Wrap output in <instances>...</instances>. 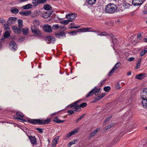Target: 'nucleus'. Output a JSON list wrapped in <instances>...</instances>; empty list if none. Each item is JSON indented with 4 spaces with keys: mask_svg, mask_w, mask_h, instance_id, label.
<instances>
[{
    "mask_svg": "<svg viewBox=\"0 0 147 147\" xmlns=\"http://www.w3.org/2000/svg\"><path fill=\"white\" fill-rule=\"evenodd\" d=\"M141 96L143 99L142 104L144 108L147 109V89H144L141 93Z\"/></svg>",
    "mask_w": 147,
    "mask_h": 147,
    "instance_id": "nucleus-1",
    "label": "nucleus"
},
{
    "mask_svg": "<svg viewBox=\"0 0 147 147\" xmlns=\"http://www.w3.org/2000/svg\"><path fill=\"white\" fill-rule=\"evenodd\" d=\"M105 11L108 13L113 14L117 10V7L114 4L110 3L106 6Z\"/></svg>",
    "mask_w": 147,
    "mask_h": 147,
    "instance_id": "nucleus-2",
    "label": "nucleus"
},
{
    "mask_svg": "<svg viewBox=\"0 0 147 147\" xmlns=\"http://www.w3.org/2000/svg\"><path fill=\"white\" fill-rule=\"evenodd\" d=\"M29 123L33 124H46L48 123L51 121L50 119H48L46 120L30 119L28 120Z\"/></svg>",
    "mask_w": 147,
    "mask_h": 147,
    "instance_id": "nucleus-3",
    "label": "nucleus"
},
{
    "mask_svg": "<svg viewBox=\"0 0 147 147\" xmlns=\"http://www.w3.org/2000/svg\"><path fill=\"white\" fill-rule=\"evenodd\" d=\"M31 29L32 32L35 35H37L39 36H41L42 33L39 29L35 26H32Z\"/></svg>",
    "mask_w": 147,
    "mask_h": 147,
    "instance_id": "nucleus-4",
    "label": "nucleus"
},
{
    "mask_svg": "<svg viewBox=\"0 0 147 147\" xmlns=\"http://www.w3.org/2000/svg\"><path fill=\"white\" fill-rule=\"evenodd\" d=\"M80 100H78L73 103L71 106L70 107H74V110L75 111H79L81 110V107L80 105H77V103L79 102Z\"/></svg>",
    "mask_w": 147,
    "mask_h": 147,
    "instance_id": "nucleus-5",
    "label": "nucleus"
},
{
    "mask_svg": "<svg viewBox=\"0 0 147 147\" xmlns=\"http://www.w3.org/2000/svg\"><path fill=\"white\" fill-rule=\"evenodd\" d=\"M9 47V49L12 51H15L17 49V44L15 42L12 41L10 42Z\"/></svg>",
    "mask_w": 147,
    "mask_h": 147,
    "instance_id": "nucleus-6",
    "label": "nucleus"
},
{
    "mask_svg": "<svg viewBox=\"0 0 147 147\" xmlns=\"http://www.w3.org/2000/svg\"><path fill=\"white\" fill-rule=\"evenodd\" d=\"M47 0H33L32 4L34 7H36L40 3H43L46 1Z\"/></svg>",
    "mask_w": 147,
    "mask_h": 147,
    "instance_id": "nucleus-7",
    "label": "nucleus"
},
{
    "mask_svg": "<svg viewBox=\"0 0 147 147\" xmlns=\"http://www.w3.org/2000/svg\"><path fill=\"white\" fill-rule=\"evenodd\" d=\"M45 40L47 44L54 43L55 41V38L53 36H47L45 38Z\"/></svg>",
    "mask_w": 147,
    "mask_h": 147,
    "instance_id": "nucleus-8",
    "label": "nucleus"
},
{
    "mask_svg": "<svg viewBox=\"0 0 147 147\" xmlns=\"http://www.w3.org/2000/svg\"><path fill=\"white\" fill-rule=\"evenodd\" d=\"M77 16V15L76 13H70L69 14H66V17L69 20H72L76 18Z\"/></svg>",
    "mask_w": 147,
    "mask_h": 147,
    "instance_id": "nucleus-9",
    "label": "nucleus"
},
{
    "mask_svg": "<svg viewBox=\"0 0 147 147\" xmlns=\"http://www.w3.org/2000/svg\"><path fill=\"white\" fill-rule=\"evenodd\" d=\"M17 18L14 17H9L8 19L7 23L10 25L14 23L16 21Z\"/></svg>",
    "mask_w": 147,
    "mask_h": 147,
    "instance_id": "nucleus-10",
    "label": "nucleus"
},
{
    "mask_svg": "<svg viewBox=\"0 0 147 147\" xmlns=\"http://www.w3.org/2000/svg\"><path fill=\"white\" fill-rule=\"evenodd\" d=\"M43 30L45 32H52V29L51 26L48 25H45L43 27Z\"/></svg>",
    "mask_w": 147,
    "mask_h": 147,
    "instance_id": "nucleus-11",
    "label": "nucleus"
},
{
    "mask_svg": "<svg viewBox=\"0 0 147 147\" xmlns=\"http://www.w3.org/2000/svg\"><path fill=\"white\" fill-rule=\"evenodd\" d=\"M143 2V0H132V1L133 5L136 6L141 5Z\"/></svg>",
    "mask_w": 147,
    "mask_h": 147,
    "instance_id": "nucleus-12",
    "label": "nucleus"
},
{
    "mask_svg": "<svg viewBox=\"0 0 147 147\" xmlns=\"http://www.w3.org/2000/svg\"><path fill=\"white\" fill-rule=\"evenodd\" d=\"M121 63L120 62H118L117 63L114 67L113 68L111 71L110 72L109 75L111 76L112 75V74L115 71L114 70L117 69L119 68L121 66Z\"/></svg>",
    "mask_w": 147,
    "mask_h": 147,
    "instance_id": "nucleus-13",
    "label": "nucleus"
},
{
    "mask_svg": "<svg viewBox=\"0 0 147 147\" xmlns=\"http://www.w3.org/2000/svg\"><path fill=\"white\" fill-rule=\"evenodd\" d=\"M16 115L17 116V117L15 118L16 119H18L21 120L23 121H26V120H25V119H23L20 118L18 117H24V115L23 113L20 112H17L16 113Z\"/></svg>",
    "mask_w": 147,
    "mask_h": 147,
    "instance_id": "nucleus-14",
    "label": "nucleus"
},
{
    "mask_svg": "<svg viewBox=\"0 0 147 147\" xmlns=\"http://www.w3.org/2000/svg\"><path fill=\"white\" fill-rule=\"evenodd\" d=\"M30 142L33 145H34L36 144V140L35 137H33L32 136H30L29 137Z\"/></svg>",
    "mask_w": 147,
    "mask_h": 147,
    "instance_id": "nucleus-15",
    "label": "nucleus"
},
{
    "mask_svg": "<svg viewBox=\"0 0 147 147\" xmlns=\"http://www.w3.org/2000/svg\"><path fill=\"white\" fill-rule=\"evenodd\" d=\"M65 33L64 32H61L59 33H56L55 34V36L59 38H60L61 37H65Z\"/></svg>",
    "mask_w": 147,
    "mask_h": 147,
    "instance_id": "nucleus-16",
    "label": "nucleus"
},
{
    "mask_svg": "<svg viewBox=\"0 0 147 147\" xmlns=\"http://www.w3.org/2000/svg\"><path fill=\"white\" fill-rule=\"evenodd\" d=\"M59 138V137L58 136H56L53 140L52 144V147H55L56 146L57 143Z\"/></svg>",
    "mask_w": 147,
    "mask_h": 147,
    "instance_id": "nucleus-17",
    "label": "nucleus"
},
{
    "mask_svg": "<svg viewBox=\"0 0 147 147\" xmlns=\"http://www.w3.org/2000/svg\"><path fill=\"white\" fill-rule=\"evenodd\" d=\"M12 29L15 33L16 34H19L21 31V29L16 26H13Z\"/></svg>",
    "mask_w": 147,
    "mask_h": 147,
    "instance_id": "nucleus-18",
    "label": "nucleus"
},
{
    "mask_svg": "<svg viewBox=\"0 0 147 147\" xmlns=\"http://www.w3.org/2000/svg\"><path fill=\"white\" fill-rule=\"evenodd\" d=\"M79 130V129H75L74 131H72L69 132L67 135V137L68 138H69L71 136L74 134L77 133Z\"/></svg>",
    "mask_w": 147,
    "mask_h": 147,
    "instance_id": "nucleus-19",
    "label": "nucleus"
},
{
    "mask_svg": "<svg viewBox=\"0 0 147 147\" xmlns=\"http://www.w3.org/2000/svg\"><path fill=\"white\" fill-rule=\"evenodd\" d=\"M96 89H97V87L95 86L94 88L92 89L90 92L86 94V97H88L92 96L94 93V91Z\"/></svg>",
    "mask_w": 147,
    "mask_h": 147,
    "instance_id": "nucleus-20",
    "label": "nucleus"
},
{
    "mask_svg": "<svg viewBox=\"0 0 147 147\" xmlns=\"http://www.w3.org/2000/svg\"><path fill=\"white\" fill-rule=\"evenodd\" d=\"M22 7L24 9H28L32 8V5L31 4L28 3L22 6Z\"/></svg>",
    "mask_w": 147,
    "mask_h": 147,
    "instance_id": "nucleus-21",
    "label": "nucleus"
},
{
    "mask_svg": "<svg viewBox=\"0 0 147 147\" xmlns=\"http://www.w3.org/2000/svg\"><path fill=\"white\" fill-rule=\"evenodd\" d=\"M145 75V74L144 73L140 74L136 76L135 78L139 79H142L144 78Z\"/></svg>",
    "mask_w": 147,
    "mask_h": 147,
    "instance_id": "nucleus-22",
    "label": "nucleus"
},
{
    "mask_svg": "<svg viewBox=\"0 0 147 147\" xmlns=\"http://www.w3.org/2000/svg\"><path fill=\"white\" fill-rule=\"evenodd\" d=\"M53 121L57 123H61L65 121V120H61L59 119L57 117H55L53 119Z\"/></svg>",
    "mask_w": 147,
    "mask_h": 147,
    "instance_id": "nucleus-23",
    "label": "nucleus"
},
{
    "mask_svg": "<svg viewBox=\"0 0 147 147\" xmlns=\"http://www.w3.org/2000/svg\"><path fill=\"white\" fill-rule=\"evenodd\" d=\"M10 26L9 24H8L7 23L6 24H5L4 25V28L5 30H6V31H11V30L10 28L9 27V26Z\"/></svg>",
    "mask_w": 147,
    "mask_h": 147,
    "instance_id": "nucleus-24",
    "label": "nucleus"
},
{
    "mask_svg": "<svg viewBox=\"0 0 147 147\" xmlns=\"http://www.w3.org/2000/svg\"><path fill=\"white\" fill-rule=\"evenodd\" d=\"M72 20H63L61 21L60 22V23H61L62 24H64L65 25H67L70 22L72 21Z\"/></svg>",
    "mask_w": 147,
    "mask_h": 147,
    "instance_id": "nucleus-25",
    "label": "nucleus"
},
{
    "mask_svg": "<svg viewBox=\"0 0 147 147\" xmlns=\"http://www.w3.org/2000/svg\"><path fill=\"white\" fill-rule=\"evenodd\" d=\"M109 36H110L112 38V41L113 43V45H115V44L117 43V39L115 38L113 35H112V34H110L109 35Z\"/></svg>",
    "mask_w": 147,
    "mask_h": 147,
    "instance_id": "nucleus-26",
    "label": "nucleus"
},
{
    "mask_svg": "<svg viewBox=\"0 0 147 147\" xmlns=\"http://www.w3.org/2000/svg\"><path fill=\"white\" fill-rule=\"evenodd\" d=\"M33 23L34 25L33 26H35L36 27L38 26L40 24L38 20H34Z\"/></svg>",
    "mask_w": 147,
    "mask_h": 147,
    "instance_id": "nucleus-27",
    "label": "nucleus"
},
{
    "mask_svg": "<svg viewBox=\"0 0 147 147\" xmlns=\"http://www.w3.org/2000/svg\"><path fill=\"white\" fill-rule=\"evenodd\" d=\"M77 140H73L70 142L68 144V147H70L73 144H75L77 143Z\"/></svg>",
    "mask_w": 147,
    "mask_h": 147,
    "instance_id": "nucleus-28",
    "label": "nucleus"
},
{
    "mask_svg": "<svg viewBox=\"0 0 147 147\" xmlns=\"http://www.w3.org/2000/svg\"><path fill=\"white\" fill-rule=\"evenodd\" d=\"M11 12L14 13H17L18 12L19 10L15 7H13L11 8Z\"/></svg>",
    "mask_w": 147,
    "mask_h": 147,
    "instance_id": "nucleus-29",
    "label": "nucleus"
},
{
    "mask_svg": "<svg viewBox=\"0 0 147 147\" xmlns=\"http://www.w3.org/2000/svg\"><path fill=\"white\" fill-rule=\"evenodd\" d=\"M44 9L45 10H49L52 9V7L49 5H46L44 7Z\"/></svg>",
    "mask_w": 147,
    "mask_h": 147,
    "instance_id": "nucleus-30",
    "label": "nucleus"
},
{
    "mask_svg": "<svg viewBox=\"0 0 147 147\" xmlns=\"http://www.w3.org/2000/svg\"><path fill=\"white\" fill-rule=\"evenodd\" d=\"M115 123H111L110 124L108 125L105 127L106 130H107L110 129L112 127L115 125Z\"/></svg>",
    "mask_w": 147,
    "mask_h": 147,
    "instance_id": "nucleus-31",
    "label": "nucleus"
},
{
    "mask_svg": "<svg viewBox=\"0 0 147 147\" xmlns=\"http://www.w3.org/2000/svg\"><path fill=\"white\" fill-rule=\"evenodd\" d=\"M96 0H86L87 3L89 5H93L95 3Z\"/></svg>",
    "mask_w": 147,
    "mask_h": 147,
    "instance_id": "nucleus-32",
    "label": "nucleus"
},
{
    "mask_svg": "<svg viewBox=\"0 0 147 147\" xmlns=\"http://www.w3.org/2000/svg\"><path fill=\"white\" fill-rule=\"evenodd\" d=\"M141 58H140L138 60L137 62V63L136 65V67L135 68L136 69H137L139 68L140 67V63L141 61Z\"/></svg>",
    "mask_w": 147,
    "mask_h": 147,
    "instance_id": "nucleus-33",
    "label": "nucleus"
},
{
    "mask_svg": "<svg viewBox=\"0 0 147 147\" xmlns=\"http://www.w3.org/2000/svg\"><path fill=\"white\" fill-rule=\"evenodd\" d=\"M81 31V29H78L77 31H73L70 32V34L71 35H75L77 34V32H79Z\"/></svg>",
    "mask_w": 147,
    "mask_h": 147,
    "instance_id": "nucleus-34",
    "label": "nucleus"
},
{
    "mask_svg": "<svg viewBox=\"0 0 147 147\" xmlns=\"http://www.w3.org/2000/svg\"><path fill=\"white\" fill-rule=\"evenodd\" d=\"M18 26L20 28H22L23 26V21L19 19L18 21Z\"/></svg>",
    "mask_w": 147,
    "mask_h": 147,
    "instance_id": "nucleus-35",
    "label": "nucleus"
},
{
    "mask_svg": "<svg viewBox=\"0 0 147 147\" xmlns=\"http://www.w3.org/2000/svg\"><path fill=\"white\" fill-rule=\"evenodd\" d=\"M11 31H6L4 34V37L5 38H8L10 36V32Z\"/></svg>",
    "mask_w": 147,
    "mask_h": 147,
    "instance_id": "nucleus-36",
    "label": "nucleus"
},
{
    "mask_svg": "<svg viewBox=\"0 0 147 147\" xmlns=\"http://www.w3.org/2000/svg\"><path fill=\"white\" fill-rule=\"evenodd\" d=\"M130 6V5L129 4L127 3H125L123 4V6L125 9L128 8H129Z\"/></svg>",
    "mask_w": 147,
    "mask_h": 147,
    "instance_id": "nucleus-37",
    "label": "nucleus"
},
{
    "mask_svg": "<svg viewBox=\"0 0 147 147\" xmlns=\"http://www.w3.org/2000/svg\"><path fill=\"white\" fill-rule=\"evenodd\" d=\"M42 16L45 18H47V17L50 16L51 15V13H48L47 12L43 14L42 15Z\"/></svg>",
    "mask_w": 147,
    "mask_h": 147,
    "instance_id": "nucleus-38",
    "label": "nucleus"
},
{
    "mask_svg": "<svg viewBox=\"0 0 147 147\" xmlns=\"http://www.w3.org/2000/svg\"><path fill=\"white\" fill-rule=\"evenodd\" d=\"M59 26L58 24H54L52 26V28L54 30H56L59 28Z\"/></svg>",
    "mask_w": 147,
    "mask_h": 147,
    "instance_id": "nucleus-39",
    "label": "nucleus"
},
{
    "mask_svg": "<svg viewBox=\"0 0 147 147\" xmlns=\"http://www.w3.org/2000/svg\"><path fill=\"white\" fill-rule=\"evenodd\" d=\"M24 13L25 16H28L31 14V11L30 10L25 11Z\"/></svg>",
    "mask_w": 147,
    "mask_h": 147,
    "instance_id": "nucleus-40",
    "label": "nucleus"
},
{
    "mask_svg": "<svg viewBox=\"0 0 147 147\" xmlns=\"http://www.w3.org/2000/svg\"><path fill=\"white\" fill-rule=\"evenodd\" d=\"M100 89H98L97 90V89L96 90L94 91V94L95 95H97L98 94H100Z\"/></svg>",
    "mask_w": 147,
    "mask_h": 147,
    "instance_id": "nucleus-41",
    "label": "nucleus"
},
{
    "mask_svg": "<svg viewBox=\"0 0 147 147\" xmlns=\"http://www.w3.org/2000/svg\"><path fill=\"white\" fill-rule=\"evenodd\" d=\"M118 140V138L117 137H115L113 140L112 141V144L113 145H115L117 143Z\"/></svg>",
    "mask_w": 147,
    "mask_h": 147,
    "instance_id": "nucleus-42",
    "label": "nucleus"
},
{
    "mask_svg": "<svg viewBox=\"0 0 147 147\" xmlns=\"http://www.w3.org/2000/svg\"><path fill=\"white\" fill-rule=\"evenodd\" d=\"M22 30L23 34L26 35L28 34V29L22 28Z\"/></svg>",
    "mask_w": 147,
    "mask_h": 147,
    "instance_id": "nucleus-43",
    "label": "nucleus"
},
{
    "mask_svg": "<svg viewBox=\"0 0 147 147\" xmlns=\"http://www.w3.org/2000/svg\"><path fill=\"white\" fill-rule=\"evenodd\" d=\"M85 114H83L82 115L80 116L79 118L77 119L76 120V122L77 123L84 116Z\"/></svg>",
    "mask_w": 147,
    "mask_h": 147,
    "instance_id": "nucleus-44",
    "label": "nucleus"
},
{
    "mask_svg": "<svg viewBox=\"0 0 147 147\" xmlns=\"http://www.w3.org/2000/svg\"><path fill=\"white\" fill-rule=\"evenodd\" d=\"M104 90L106 92H108L110 90L111 88L109 86H107L104 87Z\"/></svg>",
    "mask_w": 147,
    "mask_h": 147,
    "instance_id": "nucleus-45",
    "label": "nucleus"
},
{
    "mask_svg": "<svg viewBox=\"0 0 147 147\" xmlns=\"http://www.w3.org/2000/svg\"><path fill=\"white\" fill-rule=\"evenodd\" d=\"M101 98L100 97H99L98 96L97 97H96L95 99L92 101L93 102H96L98 101L99 100H100Z\"/></svg>",
    "mask_w": 147,
    "mask_h": 147,
    "instance_id": "nucleus-46",
    "label": "nucleus"
},
{
    "mask_svg": "<svg viewBox=\"0 0 147 147\" xmlns=\"http://www.w3.org/2000/svg\"><path fill=\"white\" fill-rule=\"evenodd\" d=\"M101 98L100 97H99L98 96L97 97H96L95 99L92 101L93 102H96L98 101L99 100H100Z\"/></svg>",
    "mask_w": 147,
    "mask_h": 147,
    "instance_id": "nucleus-47",
    "label": "nucleus"
},
{
    "mask_svg": "<svg viewBox=\"0 0 147 147\" xmlns=\"http://www.w3.org/2000/svg\"><path fill=\"white\" fill-rule=\"evenodd\" d=\"M87 105V104L86 102H83L80 105V106L82 108H83L84 107H85Z\"/></svg>",
    "mask_w": 147,
    "mask_h": 147,
    "instance_id": "nucleus-48",
    "label": "nucleus"
},
{
    "mask_svg": "<svg viewBox=\"0 0 147 147\" xmlns=\"http://www.w3.org/2000/svg\"><path fill=\"white\" fill-rule=\"evenodd\" d=\"M143 13L144 14L147 13V7L146 6L144 7V10L143 11Z\"/></svg>",
    "mask_w": 147,
    "mask_h": 147,
    "instance_id": "nucleus-49",
    "label": "nucleus"
},
{
    "mask_svg": "<svg viewBox=\"0 0 147 147\" xmlns=\"http://www.w3.org/2000/svg\"><path fill=\"white\" fill-rule=\"evenodd\" d=\"M59 28L61 30H65L67 29V28L66 26H59Z\"/></svg>",
    "mask_w": 147,
    "mask_h": 147,
    "instance_id": "nucleus-50",
    "label": "nucleus"
},
{
    "mask_svg": "<svg viewBox=\"0 0 147 147\" xmlns=\"http://www.w3.org/2000/svg\"><path fill=\"white\" fill-rule=\"evenodd\" d=\"M37 130H38L39 131V132L40 133H42L43 132V131L42 130V129H41L39 128H37L36 129Z\"/></svg>",
    "mask_w": 147,
    "mask_h": 147,
    "instance_id": "nucleus-51",
    "label": "nucleus"
},
{
    "mask_svg": "<svg viewBox=\"0 0 147 147\" xmlns=\"http://www.w3.org/2000/svg\"><path fill=\"white\" fill-rule=\"evenodd\" d=\"M98 36H104L107 35V34L105 32H102L101 34H98Z\"/></svg>",
    "mask_w": 147,
    "mask_h": 147,
    "instance_id": "nucleus-52",
    "label": "nucleus"
},
{
    "mask_svg": "<svg viewBox=\"0 0 147 147\" xmlns=\"http://www.w3.org/2000/svg\"><path fill=\"white\" fill-rule=\"evenodd\" d=\"M96 134L94 131L91 132L90 135V138L94 136Z\"/></svg>",
    "mask_w": 147,
    "mask_h": 147,
    "instance_id": "nucleus-53",
    "label": "nucleus"
},
{
    "mask_svg": "<svg viewBox=\"0 0 147 147\" xmlns=\"http://www.w3.org/2000/svg\"><path fill=\"white\" fill-rule=\"evenodd\" d=\"M146 53V52H145L144 50H143L140 53V56H142L144 55Z\"/></svg>",
    "mask_w": 147,
    "mask_h": 147,
    "instance_id": "nucleus-54",
    "label": "nucleus"
},
{
    "mask_svg": "<svg viewBox=\"0 0 147 147\" xmlns=\"http://www.w3.org/2000/svg\"><path fill=\"white\" fill-rule=\"evenodd\" d=\"M5 20L2 18H0V22L1 23L5 22Z\"/></svg>",
    "mask_w": 147,
    "mask_h": 147,
    "instance_id": "nucleus-55",
    "label": "nucleus"
},
{
    "mask_svg": "<svg viewBox=\"0 0 147 147\" xmlns=\"http://www.w3.org/2000/svg\"><path fill=\"white\" fill-rule=\"evenodd\" d=\"M105 95V94L103 93L98 96H99V97H100V98L101 99L102 98L104 97Z\"/></svg>",
    "mask_w": 147,
    "mask_h": 147,
    "instance_id": "nucleus-56",
    "label": "nucleus"
},
{
    "mask_svg": "<svg viewBox=\"0 0 147 147\" xmlns=\"http://www.w3.org/2000/svg\"><path fill=\"white\" fill-rule=\"evenodd\" d=\"M135 59V58L134 57H130L129 58L128 60L129 61H134Z\"/></svg>",
    "mask_w": 147,
    "mask_h": 147,
    "instance_id": "nucleus-57",
    "label": "nucleus"
},
{
    "mask_svg": "<svg viewBox=\"0 0 147 147\" xmlns=\"http://www.w3.org/2000/svg\"><path fill=\"white\" fill-rule=\"evenodd\" d=\"M68 113H69L70 115H71L72 114L74 113V111L71 110H68Z\"/></svg>",
    "mask_w": 147,
    "mask_h": 147,
    "instance_id": "nucleus-58",
    "label": "nucleus"
},
{
    "mask_svg": "<svg viewBox=\"0 0 147 147\" xmlns=\"http://www.w3.org/2000/svg\"><path fill=\"white\" fill-rule=\"evenodd\" d=\"M119 85H120L119 83V82L116 85V86H115L116 88L118 89L121 88V87L119 86Z\"/></svg>",
    "mask_w": 147,
    "mask_h": 147,
    "instance_id": "nucleus-59",
    "label": "nucleus"
},
{
    "mask_svg": "<svg viewBox=\"0 0 147 147\" xmlns=\"http://www.w3.org/2000/svg\"><path fill=\"white\" fill-rule=\"evenodd\" d=\"M137 38L140 39L141 38V34H139L137 36Z\"/></svg>",
    "mask_w": 147,
    "mask_h": 147,
    "instance_id": "nucleus-60",
    "label": "nucleus"
},
{
    "mask_svg": "<svg viewBox=\"0 0 147 147\" xmlns=\"http://www.w3.org/2000/svg\"><path fill=\"white\" fill-rule=\"evenodd\" d=\"M80 27V26H73V27H71L70 28V29L73 28H79Z\"/></svg>",
    "mask_w": 147,
    "mask_h": 147,
    "instance_id": "nucleus-61",
    "label": "nucleus"
},
{
    "mask_svg": "<svg viewBox=\"0 0 147 147\" xmlns=\"http://www.w3.org/2000/svg\"><path fill=\"white\" fill-rule=\"evenodd\" d=\"M106 81V79H105L103 80L102 81V82L101 83V85H103L105 82Z\"/></svg>",
    "mask_w": 147,
    "mask_h": 147,
    "instance_id": "nucleus-62",
    "label": "nucleus"
},
{
    "mask_svg": "<svg viewBox=\"0 0 147 147\" xmlns=\"http://www.w3.org/2000/svg\"><path fill=\"white\" fill-rule=\"evenodd\" d=\"M99 131V130L98 129H96L94 130L93 131L96 134Z\"/></svg>",
    "mask_w": 147,
    "mask_h": 147,
    "instance_id": "nucleus-63",
    "label": "nucleus"
},
{
    "mask_svg": "<svg viewBox=\"0 0 147 147\" xmlns=\"http://www.w3.org/2000/svg\"><path fill=\"white\" fill-rule=\"evenodd\" d=\"M143 40L145 42H147V38H144L143 39Z\"/></svg>",
    "mask_w": 147,
    "mask_h": 147,
    "instance_id": "nucleus-64",
    "label": "nucleus"
}]
</instances>
